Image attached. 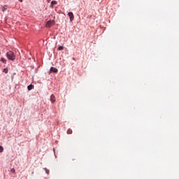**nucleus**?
Masks as SVG:
<instances>
[{
	"mask_svg": "<svg viewBox=\"0 0 179 179\" xmlns=\"http://www.w3.org/2000/svg\"><path fill=\"white\" fill-rule=\"evenodd\" d=\"M3 72L4 73H8V68L3 69Z\"/></svg>",
	"mask_w": 179,
	"mask_h": 179,
	"instance_id": "ddd939ff",
	"label": "nucleus"
},
{
	"mask_svg": "<svg viewBox=\"0 0 179 179\" xmlns=\"http://www.w3.org/2000/svg\"><path fill=\"white\" fill-rule=\"evenodd\" d=\"M50 71V72H54V73H58V69L55 67H51Z\"/></svg>",
	"mask_w": 179,
	"mask_h": 179,
	"instance_id": "20e7f679",
	"label": "nucleus"
},
{
	"mask_svg": "<svg viewBox=\"0 0 179 179\" xmlns=\"http://www.w3.org/2000/svg\"><path fill=\"white\" fill-rule=\"evenodd\" d=\"M6 57L10 61H13L14 59H16V56L15 55V53L12 51H9L6 53Z\"/></svg>",
	"mask_w": 179,
	"mask_h": 179,
	"instance_id": "f257e3e1",
	"label": "nucleus"
},
{
	"mask_svg": "<svg viewBox=\"0 0 179 179\" xmlns=\"http://www.w3.org/2000/svg\"><path fill=\"white\" fill-rule=\"evenodd\" d=\"M55 96H54V94H52L51 96H50V101H51V103H55Z\"/></svg>",
	"mask_w": 179,
	"mask_h": 179,
	"instance_id": "39448f33",
	"label": "nucleus"
},
{
	"mask_svg": "<svg viewBox=\"0 0 179 179\" xmlns=\"http://www.w3.org/2000/svg\"><path fill=\"white\" fill-rule=\"evenodd\" d=\"M20 1V2H23V0H19Z\"/></svg>",
	"mask_w": 179,
	"mask_h": 179,
	"instance_id": "dca6fc26",
	"label": "nucleus"
},
{
	"mask_svg": "<svg viewBox=\"0 0 179 179\" xmlns=\"http://www.w3.org/2000/svg\"><path fill=\"white\" fill-rule=\"evenodd\" d=\"M15 169L13 168V169H10L11 173H15Z\"/></svg>",
	"mask_w": 179,
	"mask_h": 179,
	"instance_id": "2eb2a0df",
	"label": "nucleus"
},
{
	"mask_svg": "<svg viewBox=\"0 0 179 179\" xmlns=\"http://www.w3.org/2000/svg\"><path fill=\"white\" fill-rule=\"evenodd\" d=\"M44 170H45L46 174H50V170H48L47 168H44Z\"/></svg>",
	"mask_w": 179,
	"mask_h": 179,
	"instance_id": "9d476101",
	"label": "nucleus"
},
{
	"mask_svg": "<svg viewBox=\"0 0 179 179\" xmlns=\"http://www.w3.org/2000/svg\"><path fill=\"white\" fill-rule=\"evenodd\" d=\"M1 62H3V64H6V59L1 57Z\"/></svg>",
	"mask_w": 179,
	"mask_h": 179,
	"instance_id": "6e6552de",
	"label": "nucleus"
},
{
	"mask_svg": "<svg viewBox=\"0 0 179 179\" xmlns=\"http://www.w3.org/2000/svg\"><path fill=\"white\" fill-rule=\"evenodd\" d=\"M51 1V0H48V2H50Z\"/></svg>",
	"mask_w": 179,
	"mask_h": 179,
	"instance_id": "f3484780",
	"label": "nucleus"
},
{
	"mask_svg": "<svg viewBox=\"0 0 179 179\" xmlns=\"http://www.w3.org/2000/svg\"><path fill=\"white\" fill-rule=\"evenodd\" d=\"M62 50H64V46H59L58 47V50L59 51H62Z\"/></svg>",
	"mask_w": 179,
	"mask_h": 179,
	"instance_id": "9b49d317",
	"label": "nucleus"
},
{
	"mask_svg": "<svg viewBox=\"0 0 179 179\" xmlns=\"http://www.w3.org/2000/svg\"><path fill=\"white\" fill-rule=\"evenodd\" d=\"M54 5H57V1H52L50 3V7L54 8Z\"/></svg>",
	"mask_w": 179,
	"mask_h": 179,
	"instance_id": "423d86ee",
	"label": "nucleus"
},
{
	"mask_svg": "<svg viewBox=\"0 0 179 179\" xmlns=\"http://www.w3.org/2000/svg\"><path fill=\"white\" fill-rule=\"evenodd\" d=\"M3 152V147L0 145V153H2Z\"/></svg>",
	"mask_w": 179,
	"mask_h": 179,
	"instance_id": "4468645a",
	"label": "nucleus"
},
{
	"mask_svg": "<svg viewBox=\"0 0 179 179\" xmlns=\"http://www.w3.org/2000/svg\"><path fill=\"white\" fill-rule=\"evenodd\" d=\"M8 9V7L6 6H4L2 8L3 12H5Z\"/></svg>",
	"mask_w": 179,
	"mask_h": 179,
	"instance_id": "f8f14e48",
	"label": "nucleus"
},
{
	"mask_svg": "<svg viewBox=\"0 0 179 179\" xmlns=\"http://www.w3.org/2000/svg\"><path fill=\"white\" fill-rule=\"evenodd\" d=\"M69 17H70V22H73V19H75V16L73 15V13H69Z\"/></svg>",
	"mask_w": 179,
	"mask_h": 179,
	"instance_id": "7ed1b4c3",
	"label": "nucleus"
},
{
	"mask_svg": "<svg viewBox=\"0 0 179 179\" xmlns=\"http://www.w3.org/2000/svg\"><path fill=\"white\" fill-rule=\"evenodd\" d=\"M67 134H68L69 135H71V134H72V129H69L67 130Z\"/></svg>",
	"mask_w": 179,
	"mask_h": 179,
	"instance_id": "1a4fd4ad",
	"label": "nucleus"
},
{
	"mask_svg": "<svg viewBox=\"0 0 179 179\" xmlns=\"http://www.w3.org/2000/svg\"><path fill=\"white\" fill-rule=\"evenodd\" d=\"M34 87V86L33 85H29L27 87V89H28V90H31Z\"/></svg>",
	"mask_w": 179,
	"mask_h": 179,
	"instance_id": "0eeeda50",
	"label": "nucleus"
},
{
	"mask_svg": "<svg viewBox=\"0 0 179 179\" xmlns=\"http://www.w3.org/2000/svg\"><path fill=\"white\" fill-rule=\"evenodd\" d=\"M54 24H55V20H49L46 23V27H52V26H54Z\"/></svg>",
	"mask_w": 179,
	"mask_h": 179,
	"instance_id": "f03ea898",
	"label": "nucleus"
},
{
	"mask_svg": "<svg viewBox=\"0 0 179 179\" xmlns=\"http://www.w3.org/2000/svg\"><path fill=\"white\" fill-rule=\"evenodd\" d=\"M96 1H99V0H96Z\"/></svg>",
	"mask_w": 179,
	"mask_h": 179,
	"instance_id": "a211bd4d",
	"label": "nucleus"
}]
</instances>
